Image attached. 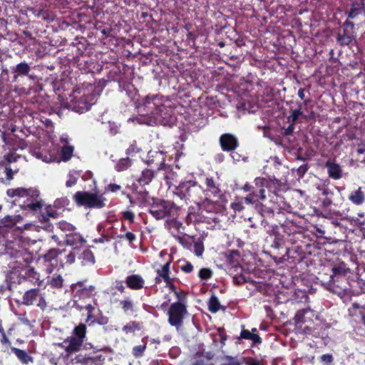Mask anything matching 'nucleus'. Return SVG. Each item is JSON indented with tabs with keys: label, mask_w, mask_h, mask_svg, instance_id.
<instances>
[{
	"label": "nucleus",
	"mask_w": 365,
	"mask_h": 365,
	"mask_svg": "<svg viewBox=\"0 0 365 365\" xmlns=\"http://www.w3.org/2000/svg\"><path fill=\"white\" fill-rule=\"evenodd\" d=\"M139 108L144 115L148 116L149 125L171 127L176 122L174 103L161 94L148 95Z\"/></svg>",
	"instance_id": "f257e3e1"
},
{
	"label": "nucleus",
	"mask_w": 365,
	"mask_h": 365,
	"mask_svg": "<svg viewBox=\"0 0 365 365\" xmlns=\"http://www.w3.org/2000/svg\"><path fill=\"white\" fill-rule=\"evenodd\" d=\"M254 184L257 188H259V191H252L247 195L244 199L246 204L257 205L260 200L264 201L267 198L265 188L268 190V196L272 197L271 201L276 203L283 202L284 198L281 195V192L287 190L285 183L276 178L257 177L255 179Z\"/></svg>",
	"instance_id": "f03ea898"
},
{
	"label": "nucleus",
	"mask_w": 365,
	"mask_h": 365,
	"mask_svg": "<svg viewBox=\"0 0 365 365\" xmlns=\"http://www.w3.org/2000/svg\"><path fill=\"white\" fill-rule=\"evenodd\" d=\"M6 194L11 197H18L19 206L24 210L36 212L41 211L44 205L43 201L40 197V192L36 188L9 189Z\"/></svg>",
	"instance_id": "7ed1b4c3"
},
{
	"label": "nucleus",
	"mask_w": 365,
	"mask_h": 365,
	"mask_svg": "<svg viewBox=\"0 0 365 365\" xmlns=\"http://www.w3.org/2000/svg\"><path fill=\"white\" fill-rule=\"evenodd\" d=\"M26 245L25 242L22 241V237H21L11 242V245H8V247H11V250H14V253H11V255L16 259H19L16 260V263L21 264V261L26 263V275L25 276V280H29L34 284L40 285L38 273L35 271L34 268L28 265L34 260L35 255L33 252H31L26 247Z\"/></svg>",
	"instance_id": "20e7f679"
},
{
	"label": "nucleus",
	"mask_w": 365,
	"mask_h": 365,
	"mask_svg": "<svg viewBox=\"0 0 365 365\" xmlns=\"http://www.w3.org/2000/svg\"><path fill=\"white\" fill-rule=\"evenodd\" d=\"M86 326L81 323L74 327L70 336L66 338L62 342L56 344V346L64 350V353L61 354L63 359H68L71 355L81 350L86 338Z\"/></svg>",
	"instance_id": "39448f33"
},
{
	"label": "nucleus",
	"mask_w": 365,
	"mask_h": 365,
	"mask_svg": "<svg viewBox=\"0 0 365 365\" xmlns=\"http://www.w3.org/2000/svg\"><path fill=\"white\" fill-rule=\"evenodd\" d=\"M73 200L78 206L86 209H102L106 207L107 200L103 194L88 191H77Z\"/></svg>",
	"instance_id": "423d86ee"
},
{
	"label": "nucleus",
	"mask_w": 365,
	"mask_h": 365,
	"mask_svg": "<svg viewBox=\"0 0 365 365\" xmlns=\"http://www.w3.org/2000/svg\"><path fill=\"white\" fill-rule=\"evenodd\" d=\"M43 257L44 261L49 262L53 268L63 267L65 265H70L75 262L76 254L74 252L67 251L66 249L52 248L44 254Z\"/></svg>",
	"instance_id": "0eeeda50"
},
{
	"label": "nucleus",
	"mask_w": 365,
	"mask_h": 365,
	"mask_svg": "<svg viewBox=\"0 0 365 365\" xmlns=\"http://www.w3.org/2000/svg\"><path fill=\"white\" fill-rule=\"evenodd\" d=\"M175 294L178 301L170 306L168 311V322L171 326L179 329L182 326L185 317L187 314V310L185 304L182 302V297H185V294L176 291H175Z\"/></svg>",
	"instance_id": "6e6552de"
},
{
	"label": "nucleus",
	"mask_w": 365,
	"mask_h": 365,
	"mask_svg": "<svg viewBox=\"0 0 365 365\" xmlns=\"http://www.w3.org/2000/svg\"><path fill=\"white\" fill-rule=\"evenodd\" d=\"M178 209L171 201L159 200L150 205L148 212L156 220H162L166 217L175 218L178 215Z\"/></svg>",
	"instance_id": "1a4fd4ad"
},
{
	"label": "nucleus",
	"mask_w": 365,
	"mask_h": 365,
	"mask_svg": "<svg viewBox=\"0 0 365 365\" xmlns=\"http://www.w3.org/2000/svg\"><path fill=\"white\" fill-rule=\"evenodd\" d=\"M71 288L76 305H78V302H86L89 299L94 298L98 293L96 287L93 284H88L86 280L73 284Z\"/></svg>",
	"instance_id": "9d476101"
},
{
	"label": "nucleus",
	"mask_w": 365,
	"mask_h": 365,
	"mask_svg": "<svg viewBox=\"0 0 365 365\" xmlns=\"http://www.w3.org/2000/svg\"><path fill=\"white\" fill-rule=\"evenodd\" d=\"M205 188L202 189L207 200H213L216 202L223 201L225 198V195L222 189L220 182L218 178H215L212 176H206L204 181Z\"/></svg>",
	"instance_id": "9b49d317"
},
{
	"label": "nucleus",
	"mask_w": 365,
	"mask_h": 365,
	"mask_svg": "<svg viewBox=\"0 0 365 365\" xmlns=\"http://www.w3.org/2000/svg\"><path fill=\"white\" fill-rule=\"evenodd\" d=\"M202 188L197 182L195 180H187L180 183L176 187V194L181 199H189L192 201H197L201 199Z\"/></svg>",
	"instance_id": "f8f14e48"
},
{
	"label": "nucleus",
	"mask_w": 365,
	"mask_h": 365,
	"mask_svg": "<svg viewBox=\"0 0 365 365\" xmlns=\"http://www.w3.org/2000/svg\"><path fill=\"white\" fill-rule=\"evenodd\" d=\"M86 46L84 43H78L76 46L74 61L78 68L84 73L92 72L95 63L92 58L86 53Z\"/></svg>",
	"instance_id": "ddd939ff"
},
{
	"label": "nucleus",
	"mask_w": 365,
	"mask_h": 365,
	"mask_svg": "<svg viewBox=\"0 0 365 365\" xmlns=\"http://www.w3.org/2000/svg\"><path fill=\"white\" fill-rule=\"evenodd\" d=\"M166 155L165 153L161 150H151L148 153L146 164L152 168H156L157 172L160 170H171L169 165L165 164Z\"/></svg>",
	"instance_id": "4468645a"
},
{
	"label": "nucleus",
	"mask_w": 365,
	"mask_h": 365,
	"mask_svg": "<svg viewBox=\"0 0 365 365\" xmlns=\"http://www.w3.org/2000/svg\"><path fill=\"white\" fill-rule=\"evenodd\" d=\"M348 270L349 269L346 267V264L344 262H341L337 265L334 266L330 269L328 281H325L322 279V283L325 285L328 289L333 292H337L338 291L336 289L337 287L335 286V282L339 281V277H344Z\"/></svg>",
	"instance_id": "2eb2a0df"
},
{
	"label": "nucleus",
	"mask_w": 365,
	"mask_h": 365,
	"mask_svg": "<svg viewBox=\"0 0 365 365\" xmlns=\"http://www.w3.org/2000/svg\"><path fill=\"white\" fill-rule=\"evenodd\" d=\"M73 109L76 112L83 113L88 110L96 103V96L92 92L84 93L82 96L73 101Z\"/></svg>",
	"instance_id": "dca6fc26"
},
{
	"label": "nucleus",
	"mask_w": 365,
	"mask_h": 365,
	"mask_svg": "<svg viewBox=\"0 0 365 365\" xmlns=\"http://www.w3.org/2000/svg\"><path fill=\"white\" fill-rule=\"evenodd\" d=\"M170 264L171 259L156 269L157 277L155 278V284H160L163 281L172 290H175L173 279L170 276Z\"/></svg>",
	"instance_id": "f3484780"
},
{
	"label": "nucleus",
	"mask_w": 365,
	"mask_h": 365,
	"mask_svg": "<svg viewBox=\"0 0 365 365\" xmlns=\"http://www.w3.org/2000/svg\"><path fill=\"white\" fill-rule=\"evenodd\" d=\"M26 275V264L14 267L6 275V281L9 283L8 289L11 290L12 284H20L24 281Z\"/></svg>",
	"instance_id": "a211bd4d"
},
{
	"label": "nucleus",
	"mask_w": 365,
	"mask_h": 365,
	"mask_svg": "<svg viewBox=\"0 0 365 365\" xmlns=\"http://www.w3.org/2000/svg\"><path fill=\"white\" fill-rule=\"evenodd\" d=\"M354 25L348 19L343 24L342 32H339L337 34V42L341 46L350 44L354 39Z\"/></svg>",
	"instance_id": "6ab92c4d"
},
{
	"label": "nucleus",
	"mask_w": 365,
	"mask_h": 365,
	"mask_svg": "<svg viewBox=\"0 0 365 365\" xmlns=\"http://www.w3.org/2000/svg\"><path fill=\"white\" fill-rule=\"evenodd\" d=\"M31 67L25 61L21 62L12 67L13 81L17 82L21 77H28L33 81H36V76L30 73Z\"/></svg>",
	"instance_id": "aec40b11"
},
{
	"label": "nucleus",
	"mask_w": 365,
	"mask_h": 365,
	"mask_svg": "<svg viewBox=\"0 0 365 365\" xmlns=\"http://www.w3.org/2000/svg\"><path fill=\"white\" fill-rule=\"evenodd\" d=\"M219 143L222 150L225 152L235 150L239 146L237 138L231 133H224L220 135Z\"/></svg>",
	"instance_id": "412c9836"
},
{
	"label": "nucleus",
	"mask_w": 365,
	"mask_h": 365,
	"mask_svg": "<svg viewBox=\"0 0 365 365\" xmlns=\"http://www.w3.org/2000/svg\"><path fill=\"white\" fill-rule=\"evenodd\" d=\"M324 167L327 170L328 175L333 180H339L343 176L341 167L334 161L329 159L326 161Z\"/></svg>",
	"instance_id": "4be33fe9"
},
{
	"label": "nucleus",
	"mask_w": 365,
	"mask_h": 365,
	"mask_svg": "<svg viewBox=\"0 0 365 365\" xmlns=\"http://www.w3.org/2000/svg\"><path fill=\"white\" fill-rule=\"evenodd\" d=\"M126 286L133 290H139L144 287L145 280L140 274H131L126 277Z\"/></svg>",
	"instance_id": "5701e85b"
},
{
	"label": "nucleus",
	"mask_w": 365,
	"mask_h": 365,
	"mask_svg": "<svg viewBox=\"0 0 365 365\" xmlns=\"http://www.w3.org/2000/svg\"><path fill=\"white\" fill-rule=\"evenodd\" d=\"M38 299H42L40 294V290L38 289H31L24 294L21 303L26 306H31Z\"/></svg>",
	"instance_id": "b1692460"
},
{
	"label": "nucleus",
	"mask_w": 365,
	"mask_h": 365,
	"mask_svg": "<svg viewBox=\"0 0 365 365\" xmlns=\"http://www.w3.org/2000/svg\"><path fill=\"white\" fill-rule=\"evenodd\" d=\"M65 242L68 245L77 248L78 247L83 245L86 242V240L80 233L76 232L75 230L66 234Z\"/></svg>",
	"instance_id": "393cba45"
},
{
	"label": "nucleus",
	"mask_w": 365,
	"mask_h": 365,
	"mask_svg": "<svg viewBox=\"0 0 365 365\" xmlns=\"http://www.w3.org/2000/svg\"><path fill=\"white\" fill-rule=\"evenodd\" d=\"M314 312L309 309H302L298 310L294 316V322L296 324H304L312 321Z\"/></svg>",
	"instance_id": "a878e982"
},
{
	"label": "nucleus",
	"mask_w": 365,
	"mask_h": 365,
	"mask_svg": "<svg viewBox=\"0 0 365 365\" xmlns=\"http://www.w3.org/2000/svg\"><path fill=\"white\" fill-rule=\"evenodd\" d=\"M157 171L150 168H145L141 171L140 176L137 179V182L140 186L149 185L155 178Z\"/></svg>",
	"instance_id": "bb28decb"
},
{
	"label": "nucleus",
	"mask_w": 365,
	"mask_h": 365,
	"mask_svg": "<svg viewBox=\"0 0 365 365\" xmlns=\"http://www.w3.org/2000/svg\"><path fill=\"white\" fill-rule=\"evenodd\" d=\"M362 12H365V0H355L351 4L348 16L350 19H355Z\"/></svg>",
	"instance_id": "cd10ccee"
},
{
	"label": "nucleus",
	"mask_w": 365,
	"mask_h": 365,
	"mask_svg": "<svg viewBox=\"0 0 365 365\" xmlns=\"http://www.w3.org/2000/svg\"><path fill=\"white\" fill-rule=\"evenodd\" d=\"M1 69L2 75H9V68L12 71V67L15 66L12 62V57L9 55H0Z\"/></svg>",
	"instance_id": "c85d7f7f"
},
{
	"label": "nucleus",
	"mask_w": 365,
	"mask_h": 365,
	"mask_svg": "<svg viewBox=\"0 0 365 365\" xmlns=\"http://www.w3.org/2000/svg\"><path fill=\"white\" fill-rule=\"evenodd\" d=\"M349 200L356 205H361L365 202V194L362 187H359L357 190H353L349 195Z\"/></svg>",
	"instance_id": "c756f323"
},
{
	"label": "nucleus",
	"mask_w": 365,
	"mask_h": 365,
	"mask_svg": "<svg viewBox=\"0 0 365 365\" xmlns=\"http://www.w3.org/2000/svg\"><path fill=\"white\" fill-rule=\"evenodd\" d=\"M239 339L251 340L253 344L262 343L261 337L257 334L251 333L250 331L245 329L244 325H242V330Z\"/></svg>",
	"instance_id": "7c9ffc66"
},
{
	"label": "nucleus",
	"mask_w": 365,
	"mask_h": 365,
	"mask_svg": "<svg viewBox=\"0 0 365 365\" xmlns=\"http://www.w3.org/2000/svg\"><path fill=\"white\" fill-rule=\"evenodd\" d=\"M267 232L270 235H274V238L272 244V247L274 249H280L284 245V240L282 236L278 233V227L277 225L273 226L272 230H267Z\"/></svg>",
	"instance_id": "2f4dec72"
},
{
	"label": "nucleus",
	"mask_w": 365,
	"mask_h": 365,
	"mask_svg": "<svg viewBox=\"0 0 365 365\" xmlns=\"http://www.w3.org/2000/svg\"><path fill=\"white\" fill-rule=\"evenodd\" d=\"M21 218L19 215H6L0 220V225L5 227H12L19 222Z\"/></svg>",
	"instance_id": "473e14b6"
},
{
	"label": "nucleus",
	"mask_w": 365,
	"mask_h": 365,
	"mask_svg": "<svg viewBox=\"0 0 365 365\" xmlns=\"http://www.w3.org/2000/svg\"><path fill=\"white\" fill-rule=\"evenodd\" d=\"M79 259L83 265L93 264L95 263V257L93 253L89 250H84L80 255Z\"/></svg>",
	"instance_id": "72a5a7b5"
},
{
	"label": "nucleus",
	"mask_w": 365,
	"mask_h": 365,
	"mask_svg": "<svg viewBox=\"0 0 365 365\" xmlns=\"http://www.w3.org/2000/svg\"><path fill=\"white\" fill-rule=\"evenodd\" d=\"M12 351L15 354L16 357L23 363L25 364H29V362H31L33 361V359L31 356H30L28 353L22 349H18V348H12Z\"/></svg>",
	"instance_id": "f704fd0d"
},
{
	"label": "nucleus",
	"mask_w": 365,
	"mask_h": 365,
	"mask_svg": "<svg viewBox=\"0 0 365 365\" xmlns=\"http://www.w3.org/2000/svg\"><path fill=\"white\" fill-rule=\"evenodd\" d=\"M147 339L148 336L143 337L141 340L143 344L135 346L133 348L132 354L135 358H140L143 356L147 347Z\"/></svg>",
	"instance_id": "c9c22d12"
},
{
	"label": "nucleus",
	"mask_w": 365,
	"mask_h": 365,
	"mask_svg": "<svg viewBox=\"0 0 365 365\" xmlns=\"http://www.w3.org/2000/svg\"><path fill=\"white\" fill-rule=\"evenodd\" d=\"M108 317L104 316L102 312L99 309H97V314L88 324V326H92L95 324H98L99 325H106L108 323Z\"/></svg>",
	"instance_id": "e433bc0d"
},
{
	"label": "nucleus",
	"mask_w": 365,
	"mask_h": 365,
	"mask_svg": "<svg viewBox=\"0 0 365 365\" xmlns=\"http://www.w3.org/2000/svg\"><path fill=\"white\" fill-rule=\"evenodd\" d=\"M120 305L123 310V312L125 314H132L134 312V302L133 301L127 297L123 300L120 301Z\"/></svg>",
	"instance_id": "4c0bfd02"
},
{
	"label": "nucleus",
	"mask_w": 365,
	"mask_h": 365,
	"mask_svg": "<svg viewBox=\"0 0 365 365\" xmlns=\"http://www.w3.org/2000/svg\"><path fill=\"white\" fill-rule=\"evenodd\" d=\"M101 359L103 360H104V356H103L102 355L91 356L89 354L88 356H86V355L83 356L81 354H78L75 357V359L73 360L76 361V364L77 363L86 364L88 361H97V360H101Z\"/></svg>",
	"instance_id": "58836bf2"
},
{
	"label": "nucleus",
	"mask_w": 365,
	"mask_h": 365,
	"mask_svg": "<svg viewBox=\"0 0 365 365\" xmlns=\"http://www.w3.org/2000/svg\"><path fill=\"white\" fill-rule=\"evenodd\" d=\"M142 325V322L132 321L123 326V331H124L125 334L134 333L135 331L140 330Z\"/></svg>",
	"instance_id": "ea45409f"
},
{
	"label": "nucleus",
	"mask_w": 365,
	"mask_h": 365,
	"mask_svg": "<svg viewBox=\"0 0 365 365\" xmlns=\"http://www.w3.org/2000/svg\"><path fill=\"white\" fill-rule=\"evenodd\" d=\"M300 116L305 118V115L303 114L302 111V103H299L297 108L291 110V114L288 116L287 119L289 123L296 124L297 123L298 118Z\"/></svg>",
	"instance_id": "a19ab883"
},
{
	"label": "nucleus",
	"mask_w": 365,
	"mask_h": 365,
	"mask_svg": "<svg viewBox=\"0 0 365 365\" xmlns=\"http://www.w3.org/2000/svg\"><path fill=\"white\" fill-rule=\"evenodd\" d=\"M63 279L61 275H53L48 279L47 284L52 288L61 289L63 286Z\"/></svg>",
	"instance_id": "79ce46f5"
},
{
	"label": "nucleus",
	"mask_w": 365,
	"mask_h": 365,
	"mask_svg": "<svg viewBox=\"0 0 365 365\" xmlns=\"http://www.w3.org/2000/svg\"><path fill=\"white\" fill-rule=\"evenodd\" d=\"M77 307H78L81 310L85 309L87 311V317L86 322L88 324L97 314L96 313L97 312V309L95 307L94 305L91 304H87L85 306L77 305Z\"/></svg>",
	"instance_id": "37998d69"
},
{
	"label": "nucleus",
	"mask_w": 365,
	"mask_h": 365,
	"mask_svg": "<svg viewBox=\"0 0 365 365\" xmlns=\"http://www.w3.org/2000/svg\"><path fill=\"white\" fill-rule=\"evenodd\" d=\"M175 239L181 244L184 247L189 248L192 244L191 240H193V237L188 236L185 233H180V235H174Z\"/></svg>",
	"instance_id": "c03bdc74"
},
{
	"label": "nucleus",
	"mask_w": 365,
	"mask_h": 365,
	"mask_svg": "<svg viewBox=\"0 0 365 365\" xmlns=\"http://www.w3.org/2000/svg\"><path fill=\"white\" fill-rule=\"evenodd\" d=\"M221 305L218 298L212 295L208 302V309L211 313H216L220 309Z\"/></svg>",
	"instance_id": "a18cd8bd"
},
{
	"label": "nucleus",
	"mask_w": 365,
	"mask_h": 365,
	"mask_svg": "<svg viewBox=\"0 0 365 365\" xmlns=\"http://www.w3.org/2000/svg\"><path fill=\"white\" fill-rule=\"evenodd\" d=\"M73 147L71 145H63L61 150V159L63 162L69 160L73 156Z\"/></svg>",
	"instance_id": "49530a36"
},
{
	"label": "nucleus",
	"mask_w": 365,
	"mask_h": 365,
	"mask_svg": "<svg viewBox=\"0 0 365 365\" xmlns=\"http://www.w3.org/2000/svg\"><path fill=\"white\" fill-rule=\"evenodd\" d=\"M282 227L284 229V232L288 234L289 235L297 233L301 234L300 232L297 231L298 227L292 221H285L284 223L282 225Z\"/></svg>",
	"instance_id": "de8ad7c7"
},
{
	"label": "nucleus",
	"mask_w": 365,
	"mask_h": 365,
	"mask_svg": "<svg viewBox=\"0 0 365 365\" xmlns=\"http://www.w3.org/2000/svg\"><path fill=\"white\" fill-rule=\"evenodd\" d=\"M131 165V160L129 157L121 158L118 160L115 165V170L118 172H121L127 170Z\"/></svg>",
	"instance_id": "09e8293b"
},
{
	"label": "nucleus",
	"mask_w": 365,
	"mask_h": 365,
	"mask_svg": "<svg viewBox=\"0 0 365 365\" xmlns=\"http://www.w3.org/2000/svg\"><path fill=\"white\" fill-rule=\"evenodd\" d=\"M117 238L125 240L130 246H133V243L137 240L136 235L131 232H125L123 234H120L117 236Z\"/></svg>",
	"instance_id": "8fccbe9b"
},
{
	"label": "nucleus",
	"mask_w": 365,
	"mask_h": 365,
	"mask_svg": "<svg viewBox=\"0 0 365 365\" xmlns=\"http://www.w3.org/2000/svg\"><path fill=\"white\" fill-rule=\"evenodd\" d=\"M57 227L66 234L73 232L76 230L74 225L64 220L58 222L57 223Z\"/></svg>",
	"instance_id": "3c124183"
},
{
	"label": "nucleus",
	"mask_w": 365,
	"mask_h": 365,
	"mask_svg": "<svg viewBox=\"0 0 365 365\" xmlns=\"http://www.w3.org/2000/svg\"><path fill=\"white\" fill-rule=\"evenodd\" d=\"M259 213L263 217V220H262V224L264 225V227H266L267 222L266 221L265 218L273 217L274 211L269 207L262 206L260 208Z\"/></svg>",
	"instance_id": "603ef678"
},
{
	"label": "nucleus",
	"mask_w": 365,
	"mask_h": 365,
	"mask_svg": "<svg viewBox=\"0 0 365 365\" xmlns=\"http://www.w3.org/2000/svg\"><path fill=\"white\" fill-rule=\"evenodd\" d=\"M141 151V148L138 145V143L135 140L131 143L129 147L126 149L125 153L128 156L133 157L137 153Z\"/></svg>",
	"instance_id": "864d4df0"
},
{
	"label": "nucleus",
	"mask_w": 365,
	"mask_h": 365,
	"mask_svg": "<svg viewBox=\"0 0 365 365\" xmlns=\"http://www.w3.org/2000/svg\"><path fill=\"white\" fill-rule=\"evenodd\" d=\"M193 250L196 256L200 257L202 255L205 249L203 242L200 239L194 242Z\"/></svg>",
	"instance_id": "5fc2aeb1"
},
{
	"label": "nucleus",
	"mask_w": 365,
	"mask_h": 365,
	"mask_svg": "<svg viewBox=\"0 0 365 365\" xmlns=\"http://www.w3.org/2000/svg\"><path fill=\"white\" fill-rule=\"evenodd\" d=\"M212 276V271L210 268H202L198 273V277L202 280H208Z\"/></svg>",
	"instance_id": "6e6d98bb"
},
{
	"label": "nucleus",
	"mask_w": 365,
	"mask_h": 365,
	"mask_svg": "<svg viewBox=\"0 0 365 365\" xmlns=\"http://www.w3.org/2000/svg\"><path fill=\"white\" fill-rule=\"evenodd\" d=\"M39 19L48 22H51L54 20L55 15L53 12L43 9Z\"/></svg>",
	"instance_id": "4d7b16f0"
},
{
	"label": "nucleus",
	"mask_w": 365,
	"mask_h": 365,
	"mask_svg": "<svg viewBox=\"0 0 365 365\" xmlns=\"http://www.w3.org/2000/svg\"><path fill=\"white\" fill-rule=\"evenodd\" d=\"M318 190L321 191L322 195L325 196V197L332 199V197L334 195V191L325 185L318 187Z\"/></svg>",
	"instance_id": "13d9d810"
},
{
	"label": "nucleus",
	"mask_w": 365,
	"mask_h": 365,
	"mask_svg": "<svg viewBox=\"0 0 365 365\" xmlns=\"http://www.w3.org/2000/svg\"><path fill=\"white\" fill-rule=\"evenodd\" d=\"M46 213L48 217L52 218H57L60 213L58 211V209L56 208L53 205H48L46 207Z\"/></svg>",
	"instance_id": "bf43d9fd"
},
{
	"label": "nucleus",
	"mask_w": 365,
	"mask_h": 365,
	"mask_svg": "<svg viewBox=\"0 0 365 365\" xmlns=\"http://www.w3.org/2000/svg\"><path fill=\"white\" fill-rule=\"evenodd\" d=\"M69 203V200L66 197L56 199L53 202V206L57 209H63Z\"/></svg>",
	"instance_id": "052dcab7"
},
{
	"label": "nucleus",
	"mask_w": 365,
	"mask_h": 365,
	"mask_svg": "<svg viewBox=\"0 0 365 365\" xmlns=\"http://www.w3.org/2000/svg\"><path fill=\"white\" fill-rule=\"evenodd\" d=\"M123 220H128L130 223H133L135 220V214L131 210H125L122 212Z\"/></svg>",
	"instance_id": "680f3d73"
},
{
	"label": "nucleus",
	"mask_w": 365,
	"mask_h": 365,
	"mask_svg": "<svg viewBox=\"0 0 365 365\" xmlns=\"http://www.w3.org/2000/svg\"><path fill=\"white\" fill-rule=\"evenodd\" d=\"M247 282L248 279L242 274H237L233 277V282L237 285H242V284L246 283Z\"/></svg>",
	"instance_id": "e2e57ef3"
},
{
	"label": "nucleus",
	"mask_w": 365,
	"mask_h": 365,
	"mask_svg": "<svg viewBox=\"0 0 365 365\" xmlns=\"http://www.w3.org/2000/svg\"><path fill=\"white\" fill-rule=\"evenodd\" d=\"M227 257L230 263H234L235 258L240 257V252L237 250H228ZM233 266H235V264H233Z\"/></svg>",
	"instance_id": "0e129e2a"
},
{
	"label": "nucleus",
	"mask_w": 365,
	"mask_h": 365,
	"mask_svg": "<svg viewBox=\"0 0 365 365\" xmlns=\"http://www.w3.org/2000/svg\"><path fill=\"white\" fill-rule=\"evenodd\" d=\"M121 186L115 183H110L106 187V192H117L121 190Z\"/></svg>",
	"instance_id": "69168bd1"
},
{
	"label": "nucleus",
	"mask_w": 365,
	"mask_h": 365,
	"mask_svg": "<svg viewBox=\"0 0 365 365\" xmlns=\"http://www.w3.org/2000/svg\"><path fill=\"white\" fill-rule=\"evenodd\" d=\"M43 9L41 7L36 6L28 9V11L31 12L35 17L39 19L41 17V14Z\"/></svg>",
	"instance_id": "338daca9"
},
{
	"label": "nucleus",
	"mask_w": 365,
	"mask_h": 365,
	"mask_svg": "<svg viewBox=\"0 0 365 365\" xmlns=\"http://www.w3.org/2000/svg\"><path fill=\"white\" fill-rule=\"evenodd\" d=\"M230 207L235 212H240L244 209L242 202H233L231 203Z\"/></svg>",
	"instance_id": "774afa93"
}]
</instances>
